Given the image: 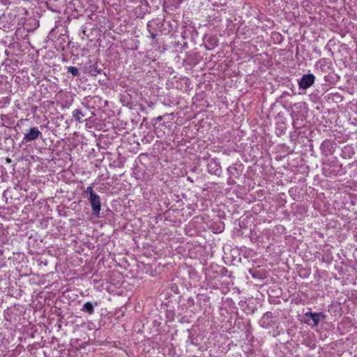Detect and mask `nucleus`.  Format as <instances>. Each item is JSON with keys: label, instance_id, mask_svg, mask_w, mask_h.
Listing matches in <instances>:
<instances>
[{"label": "nucleus", "instance_id": "f257e3e1", "mask_svg": "<svg viewBox=\"0 0 357 357\" xmlns=\"http://www.w3.org/2000/svg\"><path fill=\"white\" fill-rule=\"evenodd\" d=\"M305 317L310 318V319L305 320L307 324L317 326L321 321L325 319L326 315L323 312H307L305 314Z\"/></svg>", "mask_w": 357, "mask_h": 357}, {"label": "nucleus", "instance_id": "f03ea898", "mask_svg": "<svg viewBox=\"0 0 357 357\" xmlns=\"http://www.w3.org/2000/svg\"><path fill=\"white\" fill-rule=\"evenodd\" d=\"M42 137V132L36 127H31L24 133L22 142L24 143L30 142Z\"/></svg>", "mask_w": 357, "mask_h": 357}, {"label": "nucleus", "instance_id": "7ed1b4c3", "mask_svg": "<svg viewBox=\"0 0 357 357\" xmlns=\"http://www.w3.org/2000/svg\"><path fill=\"white\" fill-rule=\"evenodd\" d=\"M336 143L330 139H325L320 146V149L322 154L326 156L331 155L335 152Z\"/></svg>", "mask_w": 357, "mask_h": 357}, {"label": "nucleus", "instance_id": "20e7f679", "mask_svg": "<svg viewBox=\"0 0 357 357\" xmlns=\"http://www.w3.org/2000/svg\"><path fill=\"white\" fill-rule=\"evenodd\" d=\"M315 77L313 74H307L303 75L298 81V86L300 89H307L310 88L314 82Z\"/></svg>", "mask_w": 357, "mask_h": 357}, {"label": "nucleus", "instance_id": "39448f33", "mask_svg": "<svg viewBox=\"0 0 357 357\" xmlns=\"http://www.w3.org/2000/svg\"><path fill=\"white\" fill-rule=\"evenodd\" d=\"M88 200L89 203L91 204L92 212L93 215L96 216H99L100 211L101 209V203H100V198L98 195H96L93 197H89Z\"/></svg>", "mask_w": 357, "mask_h": 357}, {"label": "nucleus", "instance_id": "423d86ee", "mask_svg": "<svg viewBox=\"0 0 357 357\" xmlns=\"http://www.w3.org/2000/svg\"><path fill=\"white\" fill-rule=\"evenodd\" d=\"M208 172L211 174H219L221 172L220 165L214 159H211L207 164Z\"/></svg>", "mask_w": 357, "mask_h": 357}, {"label": "nucleus", "instance_id": "0eeeda50", "mask_svg": "<svg viewBox=\"0 0 357 357\" xmlns=\"http://www.w3.org/2000/svg\"><path fill=\"white\" fill-rule=\"evenodd\" d=\"M88 73L92 75V76H97L98 74H100L102 71L101 68L98 67L97 63L91 65L88 68Z\"/></svg>", "mask_w": 357, "mask_h": 357}, {"label": "nucleus", "instance_id": "6e6552de", "mask_svg": "<svg viewBox=\"0 0 357 357\" xmlns=\"http://www.w3.org/2000/svg\"><path fill=\"white\" fill-rule=\"evenodd\" d=\"M82 311L92 314L94 312V305L91 302L85 303L82 307Z\"/></svg>", "mask_w": 357, "mask_h": 357}, {"label": "nucleus", "instance_id": "1a4fd4ad", "mask_svg": "<svg viewBox=\"0 0 357 357\" xmlns=\"http://www.w3.org/2000/svg\"><path fill=\"white\" fill-rule=\"evenodd\" d=\"M72 116L75 119V121L81 122L82 119L84 116V114L80 109H76L73 112Z\"/></svg>", "mask_w": 357, "mask_h": 357}, {"label": "nucleus", "instance_id": "9d476101", "mask_svg": "<svg viewBox=\"0 0 357 357\" xmlns=\"http://www.w3.org/2000/svg\"><path fill=\"white\" fill-rule=\"evenodd\" d=\"M227 171L230 176L238 177L240 175V170L236 165L229 166L227 168Z\"/></svg>", "mask_w": 357, "mask_h": 357}, {"label": "nucleus", "instance_id": "9b49d317", "mask_svg": "<svg viewBox=\"0 0 357 357\" xmlns=\"http://www.w3.org/2000/svg\"><path fill=\"white\" fill-rule=\"evenodd\" d=\"M68 73H71L74 77H79L80 75V73L79 70L73 66H69L67 68Z\"/></svg>", "mask_w": 357, "mask_h": 357}, {"label": "nucleus", "instance_id": "f8f14e48", "mask_svg": "<svg viewBox=\"0 0 357 357\" xmlns=\"http://www.w3.org/2000/svg\"><path fill=\"white\" fill-rule=\"evenodd\" d=\"M225 225L223 222H220L217 225V228H213L215 233L222 232L224 230Z\"/></svg>", "mask_w": 357, "mask_h": 357}, {"label": "nucleus", "instance_id": "ddd939ff", "mask_svg": "<svg viewBox=\"0 0 357 357\" xmlns=\"http://www.w3.org/2000/svg\"><path fill=\"white\" fill-rule=\"evenodd\" d=\"M86 193L89 195V197H93L97 194L93 191L92 186H89L86 188Z\"/></svg>", "mask_w": 357, "mask_h": 357}, {"label": "nucleus", "instance_id": "4468645a", "mask_svg": "<svg viewBox=\"0 0 357 357\" xmlns=\"http://www.w3.org/2000/svg\"><path fill=\"white\" fill-rule=\"evenodd\" d=\"M324 175L326 176H336L337 174H333L332 171H328V170H324Z\"/></svg>", "mask_w": 357, "mask_h": 357}, {"label": "nucleus", "instance_id": "2eb2a0df", "mask_svg": "<svg viewBox=\"0 0 357 357\" xmlns=\"http://www.w3.org/2000/svg\"><path fill=\"white\" fill-rule=\"evenodd\" d=\"M151 37L153 40H155V38H156V34L155 33H151Z\"/></svg>", "mask_w": 357, "mask_h": 357}, {"label": "nucleus", "instance_id": "dca6fc26", "mask_svg": "<svg viewBox=\"0 0 357 357\" xmlns=\"http://www.w3.org/2000/svg\"><path fill=\"white\" fill-rule=\"evenodd\" d=\"M162 120V116H158L156 119H155V121H160Z\"/></svg>", "mask_w": 357, "mask_h": 357}, {"label": "nucleus", "instance_id": "f3484780", "mask_svg": "<svg viewBox=\"0 0 357 357\" xmlns=\"http://www.w3.org/2000/svg\"><path fill=\"white\" fill-rule=\"evenodd\" d=\"M268 317V314H265L263 317V320H265L266 319H267Z\"/></svg>", "mask_w": 357, "mask_h": 357}, {"label": "nucleus", "instance_id": "a211bd4d", "mask_svg": "<svg viewBox=\"0 0 357 357\" xmlns=\"http://www.w3.org/2000/svg\"><path fill=\"white\" fill-rule=\"evenodd\" d=\"M7 162H10V158H7Z\"/></svg>", "mask_w": 357, "mask_h": 357}]
</instances>
